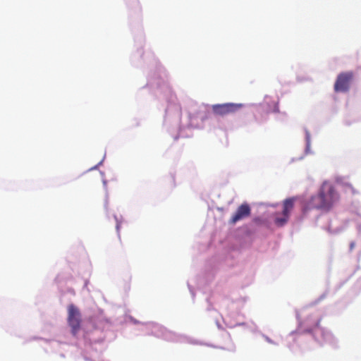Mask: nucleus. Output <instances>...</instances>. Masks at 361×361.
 Listing matches in <instances>:
<instances>
[{"label":"nucleus","mask_w":361,"mask_h":361,"mask_svg":"<svg viewBox=\"0 0 361 361\" xmlns=\"http://www.w3.org/2000/svg\"><path fill=\"white\" fill-rule=\"evenodd\" d=\"M250 215V207L247 204H243L238 207L235 213L230 219L231 224H235L236 222L247 217Z\"/></svg>","instance_id":"6"},{"label":"nucleus","mask_w":361,"mask_h":361,"mask_svg":"<svg viewBox=\"0 0 361 361\" xmlns=\"http://www.w3.org/2000/svg\"><path fill=\"white\" fill-rule=\"evenodd\" d=\"M338 200L339 195L334 185L329 182H324L318 195L311 197L308 207L329 211Z\"/></svg>","instance_id":"1"},{"label":"nucleus","mask_w":361,"mask_h":361,"mask_svg":"<svg viewBox=\"0 0 361 361\" xmlns=\"http://www.w3.org/2000/svg\"><path fill=\"white\" fill-rule=\"evenodd\" d=\"M354 74L351 71L340 73L334 84V91L336 92H345L348 91Z\"/></svg>","instance_id":"4"},{"label":"nucleus","mask_w":361,"mask_h":361,"mask_svg":"<svg viewBox=\"0 0 361 361\" xmlns=\"http://www.w3.org/2000/svg\"><path fill=\"white\" fill-rule=\"evenodd\" d=\"M274 111H279L278 103H276V104H275V106H274Z\"/></svg>","instance_id":"8"},{"label":"nucleus","mask_w":361,"mask_h":361,"mask_svg":"<svg viewBox=\"0 0 361 361\" xmlns=\"http://www.w3.org/2000/svg\"><path fill=\"white\" fill-rule=\"evenodd\" d=\"M68 324L71 329L72 334L75 336L81 327V314L74 305L68 307Z\"/></svg>","instance_id":"2"},{"label":"nucleus","mask_w":361,"mask_h":361,"mask_svg":"<svg viewBox=\"0 0 361 361\" xmlns=\"http://www.w3.org/2000/svg\"><path fill=\"white\" fill-rule=\"evenodd\" d=\"M295 201V197L288 198L283 201L282 213L275 214L274 223L277 226H283L288 222L290 214L294 207Z\"/></svg>","instance_id":"3"},{"label":"nucleus","mask_w":361,"mask_h":361,"mask_svg":"<svg viewBox=\"0 0 361 361\" xmlns=\"http://www.w3.org/2000/svg\"><path fill=\"white\" fill-rule=\"evenodd\" d=\"M355 247V243L354 242H352L350 244V250H352Z\"/></svg>","instance_id":"7"},{"label":"nucleus","mask_w":361,"mask_h":361,"mask_svg":"<svg viewBox=\"0 0 361 361\" xmlns=\"http://www.w3.org/2000/svg\"><path fill=\"white\" fill-rule=\"evenodd\" d=\"M241 106L240 104L226 103L213 105L212 110L214 114L224 116L237 111Z\"/></svg>","instance_id":"5"}]
</instances>
